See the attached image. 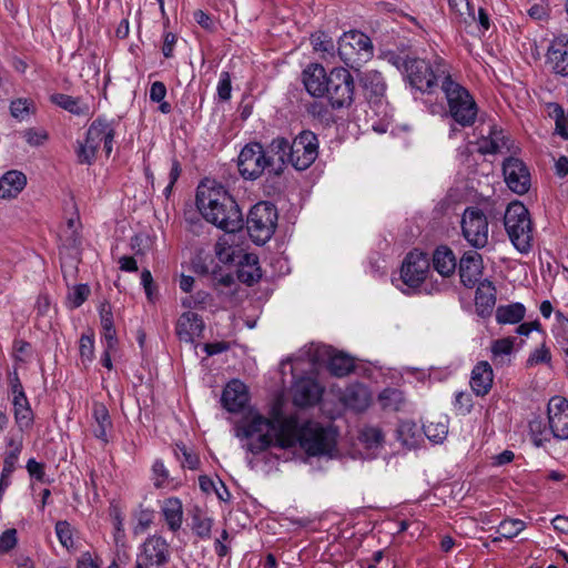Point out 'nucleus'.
I'll return each instance as SVG.
<instances>
[{"mask_svg": "<svg viewBox=\"0 0 568 568\" xmlns=\"http://www.w3.org/2000/svg\"><path fill=\"white\" fill-rule=\"evenodd\" d=\"M287 150V139L277 136L264 148L258 142L244 145L237 156L239 172L245 180H257L267 171L280 175L284 170V158Z\"/></svg>", "mask_w": 568, "mask_h": 568, "instance_id": "nucleus-3", "label": "nucleus"}, {"mask_svg": "<svg viewBox=\"0 0 568 568\" xmlns=\"http://www.w3.org/2000/svg\"><path fill=\"white\" fill-rule=\"evenodd\" d=\"M513 347H514L513 338L497 339L491 345V353L495 357L509 355L513 352Z\"/></svg>", "mask_w": 568, "mask_h": 568, "instance_id": "nucleus-53", "label": "nucleus"}, {"mask_svg": "<svg viewBox=\"0 0 568 568\" xmlns=\"http://www.w3.org/2000/svg\"><path fill=\"white\" fill-rule=\"evenodd\" d=\"M17 545V530L7 529L0 536V552H8Z\"/></svg>", "mask_w": 568, "mask_h": 568, "instance_id": "nucleus-55", "label": "nucleus"}, {"mask_svg": "<svg viewBox=\"0 0 568 568\" xmlns=\"http://www.w3.org/2000/svg\"><path fill=\"white\" fill-rule=\"evenodd\" d=\"M550 352L546 346H541L539 348H536L528 358L529 365L540 364V363H548L550 361Z\"/></svg>", "mask_w": 568, "mask_h": 568, "instance_id": "nucleus-59", "label": "nucleus"}, {"mask_svg": "<svg viewBox=\"0 0 568 568\" xmlns=\"http://www.w3.org/2000/svg\"><path fill=\"white\" fill-rule=\"evenodd\" d=\"M247 402L248 392L244 383L239 379L227 383L222 394V404L229 412H240Z\"/></svg>", "mask_w": 568, "mask_h": 568, "instance_id": "nucleus-22", "label": "nucleus"}, {"mask_svg": "<svg viewBox=\"0 0 568 568\" xmlns=\"http://www.w3.org/2000/svg\"><path fill=\"white\" fill-rule=\"evenodd\" d=\"M337 54L348 68L358 70L374 55V45L368 36L358 31L344 32L337 41Z\"/></svg>", "mask_w": 568, "mask_h": 568, "instance_id": "nucleus-6", "label": "nucleus"}, {"mask_svg": "<svg viewBox=\"0 0 568 568\" xmlns=\"http://www.w3.org/2000/svg\"><path fill=\"white\" fill-rule=\"evenodd\" d=\"M405 77L409 82L410 87L419 90L424 93L433 92V89L437 85L438 81L449 78L450 74L439 58H435L434 61H428L417 57L408 58L405 64Z\"/></svg>", "mask_w": 568, "mask_h": 568, "instance_id": "nucleus-4", "label": "nucleus"}, {"mask_svg": "<svg viewBox=\"0 0 568 568\" xmlns=\"http://www.w3.org/2000/svg\"><path fill=\"white\" fill-rule=\"evenodd\" d=\"M114 134L115 131L111 122L101 119L94 120L88 129L84 143L79 144L77 151L79 162L91 164L95 160L101 144H103V150L109 156L112 152Z\"/></svg>", "mask_w": 568, "mask_h": 568, "instance_id": "nucleus-9", "label": "nucleus"}, {"mask_svg": "<svg viewBox=\"0 0 568 568\" xmlns=\"http://www.w3.org/2000/svg\"><path fill=\"white\" fill-rule=\"evenodd\" d=\"M232 84H231V75L229 72L223 71L220 74L219 83H217V95L223 101H229L231 99Z\"/></svg>", "mask_w": 568, "mask_h": 568, "instance_id": "nucleus-50", "label": "nucleus"}, {"mask_svg": "<svg viewBox=\"0 0 568 568\" xmlns=\"http://www.w3.org/2000/svg\"><path fill=\"white\" fill-rule=\"evenodd\" d=\"M433 265L442 276H450L457 266L456 256L448 246H439L433 254Z\"/></svg>", "mask_w": 568, "mask_h": 568, "instance_id": "nucleus-28", "label": "nucleus"}, {"mask_svg": "<svg viewBox=\"0 0 568 568\" xmlns=\"http://www.w3.org/2000/svg\"><path fill=\"white\" fill-rule=\"evenodd\" d=\"M529 432L531 439L537 447L549 442L550 436H552L549 426L547 427L540 417H535L529 422Z\"/></svg>", "mask_w": 568, "mask_h": 568, "instance_id": "nucleus-38", "label": "nucleus"}, {"mask_svg": "<svg viewBox=\"0 0 568 568\" xmlns=\"http://www.w3.org/2000/svg\"><path fill=\"white\" fill-rule=\"evenodd\" d=\"M92 415L97 424L93 429L94 436L98 439L108 443V430L112 426L108 408L101 403H94Z\"/></svg>", "mask_w": 568, "mask_h": 568, "instance_id": "nucleus-31", "label": "nucleus"}, {"mask_svg": "<svg viewBox=\"0 0 568 568\" xmlns=\"http://www.w3.org/2000/svg\"><path fill=\"white\" fill-rule=\"evenodd\" d=\"M204 331V322L202 317L194 312L183 313L176 324V334L180 341L193 343L200 337Z\"/></svg>", "mask_w": 568, "mask_h": 568, "instance_id": "nucleus-23", "label": "nucleus"}, {"mask_svg": "<svg viewBox=\"0 0 568 568\" xmlns=\"http://www.w3.org/2000/svg\"><path fill=\"white\" fill-rule=\"evenodd\" d=\"M504 149H509L507 139L503 131L494 130L489 136L480 142L479 151L485 154L501 153Z\"/></svg>", "mask_w": 568, "mask_h": 568, "instance_id": "nucleus-36", "label": "nucleus"}, {"mask_svg": "<svg viewBox=\"0 0 568 568\" xmlns=\"http://www.w3.org/2000/svg\"><path fill=\"white\" fill-rule=\"evenodd\" d=\"M494 373L490 364L481 361L475 365L470 376V387L477 396H485L491 388Z\"/></svg>", "mask_w": 568, "mask_h": 568, "instance_id": "nucleus-25", "label": "nucleus"}, {"mask_svg": "<svg viewBox=\"0 0 568 568\" xmlns=\"http://www.w3.org/2000/svg\"><path fill=\"white\" fill-rule=\"evenodd\" d=\"M171 558L170 545L159 535L150 536L140 546L135 568H164Z\"/></svg>", "mask_w": 568, "mask_h": 568, "instance_id": "nucleus-14", "label": "nucleus"}, {"mask_svg": "<svg viewBox=\"0 0 568 568\" xmlns=\"http://www.w3.org/2000/svg\"><path fill=\"white\" fill-rule=\"evenodd\" d=\"M483 257L477 251H467L459 261V276L463 284L471 287L481 275Z\"/></svg>", "mask_w": 568, "mask_h": 568, "instance_id": "nucleus-20", "label": "nucleus"}, {"mask_svg": "<svg viewBox=\"0 0 568 568\" xmlns=\"http://www.w3.org/2000/svg\"><path fill=\"white\" fill-rule=\"evenodd\" d=\"M546 63L550 70L559 75H568V36L556 37L548 47Z\"/></svg>", "mask_w": 568, "mask_h": 568, "instance_id": "nucleus-19", "label": "nucleus"}, {"mask_svg": "<svg viewBox=\"0 0 568 568\" xmlns=\"http://www.w3.org/2000/svg\"><path fill=\"white\" fill-rule=\"evenodd\" d=\"M296 418L280 414L267 418L261 414H251L235 426V436L246 440L243 445L252 454H260L271 446L278 448L294 447Z\"/></svg>", "mask_w": 568, "mask_h": 568, "instance_id": "nucleus-1", "label": "nucleus"}, {"mask_svg": "<svg viewBox=\"0 0 568 568\" xmlns=\"http://www.w3.org/2000/svg\"><path fill=\"white\" fill-rule=\"evenodd\" d=\"M318 156V139L310 130L300 132L292 142L287 141L284 165L291 163L298 171L308 169Z\"/></svg>", "mask_w": 568, "mask_h": 568, "instance_id": "nucleus-11", "label": "nucleus"}, {"mask_svg": "<svg viewBox=\"0 0 568 568\" xmlns=\"http://www.w3.org/2000/svg\"><path fill=\"white\" fill-rule=\"evenodd\" d=\"M13 414L17 426L21 432L31 429L34 420L33 412L26 397L12 398Z\"/></svg>", "mask_w": 568, "mask_h": 568, "instance_id": "nucleus-30", "label": "nucleus"}, {"mask_svg": "<svg viewBox=\"0 0 568 568\" xmlns=\"http://www.w3.org/2000/svg\"><path fill=\"white\" fill-rule=\"evenodd\" d=\"M181 174V166L180 163L176 160H173L172 166L169 173V184L163 190V194L166 199L171 195V192L173 190V186Z\"/></svg>", "mask_w": 568, "mask_h": 568, "instance_id": "nucleus-58", "label": "nucleus"}, {"mask_svg": "<svg viewBox=\"0 0 568 568\" xmlns=\"http://www.w3.org/2000/svg\"><path fill=\"white\" fill-rule=\"evenodd\" d=\"M550 115L555 119L556 133L562 139H568V118L565 115L564 109L558 104L549 105Z\"/></svg>", "mask_w": 568, "mask_h": 568, "instance_id": "nucleus-42", "label": "nucleus"}, {"mask_svg": "<svg viewBox=\"0 0 568 568\" xmlns=\"http://www.w3.org/2000/svg\"><path fill=\"white\" fill-rule=\"evenodd\" d=\"M27 178L22 172L9 171L0 178V197H16L26 186Z\"/></svg>", "mask_w": 568, "mask_h": 568, "instance_id": "nucleus-27", "label": "nucleus"}, {"mask_svg": "<svg viewBox=\"0 0 568 568\" xmlns=\"http://www.w3.org/2000/svg\"><path fill=\"white\" fill-rule=\"evenodd\" d=\"M324 354L328 356V369L333 375L343 377L354 369V361L352 357L327 347H324Z\"/></svg>", "mask_w": 568, "mask_h": 568, "instance_id": "nucleus-29", "label": "nucleus"}, {"mask_svg": "<svg viewBox=\"0 0 568 568\" xmlns=\"http://www.w3.org/2000/svg\"><path fill=\"white\" fill-rule=\"evenodd\" d=\"M361 82L371 106L376 108L377 112L384 111L386 109L384 101L386 84L382 73L368 70L361 77Z\"/></svg>", "mask_w": 568, "mask_h": 568, "instance_id": "nucleus-18", "label": "nucleus"}, {"mask_svg": "<svg viewBox=\"0 0 568 568\" xmlns=\"http://www.w3.org/2000/svg\"><path fill=\"white\" fill-rule=\"evenodd\" d=\"M548 424L552 437L568 438V400L561 396L552 397L548 403Z\"/></svg>", "mask_w": 568, "mask_h": 568, "instance_id": "nucleus-17", "label": "nucleus"}, {"mask_svg": "<svg viewBox=\"0 0 568 568\" xmlns=\"http://www.w3.org/2000/svg\"><path fill=\"white\" fill-rule=\"evenodd\" d=\"M160 509L168 528L173 532L178 531L183 523V505L180 498H165L161 503Z\"/></svg>", "mask_w": 568, "mask_h": 568, "instance_id": "nucleus-26", "label": "nucleus"}, {"mask_svg": "<svg viewBox=\"0 0 568 568\" xmlns=\"http://www.w3.org/2000/svg\"><path fill=\"white\" fill-rule=\"evenodd\" d=\"M504 224L514 246L520 253H527L532 241V226L527 207L517 201L510 203L505 212Z\"/></svg>", "mask_w": 568, "mask_h": 568, "instance_id": "nucleus-7", "label": "nucleus"}, {"mask_svg": "<svg viewBox=\"0 0 568 568\" xmlns=\"http://www.w3.org/2000/svg\"><path fill=\"white\" fill-rule=\"evenodd\" d=\"M166 95V87L161 81H155L150 88V100L152 102H162Z\"/></svg>", "mask_w": 568, "mask_h": 568, "instance_id": "nucleus-61", "label": "nucleus"}, {"mask_svg": "<svg viewBox=\"0 0 568 568\" xmlns=\"http://www.w3.org/2000/svg\"><path fill=\"white\" fill-rule=\"evenodd\" d=\"M215 254L219 260L223 263L231 262L233 258V252L229 242L224 239H220L215 244Z\"/></svg>", "mask_w": 568, "mask_h": 568, "instance_id": "nucleus-54", "label": "nucleus"}, {"mask_svg": "<svg viewBox=\"0 0 568 568\" xmlns=\"http://www.w3.org/2000/svg\"><path fill=\"white\" fill-rule=\"evenodd\" d=\"M55 534L60 544L70 549L73 547V535L71 525L65 520H60L55 524Z\"/></svg>", "mask_w": 568, "mask_h": 568, "instance_id": "nucleus-44", "label": "nucleus"}, {"mask_svg": "<svg viewBox=\"0 0 568 568\" xmlns=\"http://www.w3.org/2000/svg\"><path fill=\"white\" fill-rule=\"evenodd\" d=\"M503 173L506 184L513 192L517 194L528 192L530 187V174L521 160L513 156L506 159L503 164Z\"/></svg>", "mask_w": 568, "mask_h": 568, "instance_id": "nucleus-16", "label": "nucleus"}, {"mask_svg": "<svg viewBox=\"0 0 568 568\" xmlns=\"http://www.w3.org/2000/svg\"><path fill=\"white\" fill-rule=\"evenodd\" d=\"M449 7L465 23L476 21L475 7L469 0H449Z\"/></svg>", "mask_w": 568, "mask_h": 568, "instance_id": "nucleus-40", "label": "nucleus"}, {"mask_svg": "<svg viewBox=\"0 0 568 568\" xmlns=\"http://www.w3.org/2000/svg\"><path fill=\"white\" fill-rule=\"evenodd\" d=\"M416 430L417 427L414 423L407 420L402 422L397 428L398 439L405 445H410L413 444L412 439L415 438Z\"/></svg>", "mask_w": 568, "mask_h": 568, "instance_id": "nucleus-48", "label": "nucleus"}, {"mask_svg": "<svg viewBox=\"0 0 568 568\" xmlns=\"http://www.w3.org/2000/svg\"><path fill=\"white\" fill-rule=\"evenodd\" d=\"M383 439L382 430L376 427H367L362 433V440L371 448L378 446Z\"/></svg>", "mask_w": 568, "mask_h": 568, "instance_id": "nucleus-51", "label": "nucleus"}, {"mask_svg": "<svg viewBox=\"0 0 568 568\" xmlns=\"http://www.w3.org/2000/svg\"><path fill=\"white\" fill-rule=\"evenodd\" d=\"M19 456L20 455L6 453L3 458V467L0 476L11 479V475L13 474L17 467Z\"/></svg>", "mask_w": 568, "mask_h": 568, "instance_id": "nucleus-57", "label": "nucleus"}, {"mask_svg": "<svg viewBox=\"0 0 568 568\" xmlns=\"http://www.w3.org/2000/svg\"><path fill=\"white\" fill-rule=\"evenodd\" d=\"M152 473H153L154 486L156 488L163 487L169 478V471L161 460L154 462V464L152 466Z\"/></svg>", "mask_w": 568, "mask_h": 568, "instance_id": "nucleus-52", "label": "nucleus"}, {"mask_svg": "<svg viewBox=\"0 0 568 568\" xmlns=\"http://www.w3.org/2000/svg\"><path fill=\"white\" fill-rule=\"evenodd\" d=\"M440 88L447 100L448 112L454 121L462 126L473 125L476 121L478 109L469 91L454 81L452 77L445 78Z\"/></svg>", "mask_w": 568, "mask_h": 568, "instance_id": "nucleus-5", "label": "nucleus"}, {"mask_svg": "<svg viewBox=\"0 0 568 568\" xmlns=\"http://www.w3.org/2000/svg\"><path fill=\"white\" fill-rule=\"evenodd\" d=\"M294 403L297 406H311L322 396V387L312 378H301L293 387Z\"/></svg>", "mask_w": 568, "mask_h": 568, "instance_id": "nucleus-24", "label": "nucleus"}, {"mask_svg": "<svg viewBox=\"0 0 568 568\" xmlns=\"http://www.w3.org/2000/svg\"><path fill=\"white\" fill-rule=\"evenodd\" d=\"M429 271V258L423 252L413 251L405 257L400 280L408 290H415L425 281Z\"/></svg>", "mask_w": 568, "mask_h": 568, "instance_id": "nucleus-15", "label": "nucleus"}, {"mask_svg": "<svg viewBox=\"0 0 568 568\" xmlns=\"http://www.w3.org/2000/svg\"><path fill=\"white\" fill-rule=\"evenodd\" d=\"M525 527V523L520 519H505L499 524L497 529L499 537L494 538L493 541H499L501 538H514L521 532Z\"/></svg>", "mask_w": 568, "mask_h": 568, "instance_id": "nucleus-39", "label": "nucleus"}, {"mask_svg": "<svg viewBox=\"0 0 568 568\" xmlns=\"http://www.w3.org/2000/svg\"><path fill=\"white\" fill-rule=\"evenodd\" d=\"M302 75L304 87L312 97L322 98L325 95L328 74L323 65L318 63L310 64Z\"/></svg>", "mask_w": 568, "mask_h": 568, "instance_id": "nucleus-21", "label": "nucleus"}, {"mask_svg": "<svg viewBox=\"0 0 568 568\" xmlns=\"http://www.w3.org/2000/svg\"><path fill=\"white\" fill-rule=\"evenodd\" d=\"M90 294V288L85 284H79L73 286L68 293L67 301L71 308H78L81 306Z\"/></svg>", "mask_w": 568, "mask_h": 568, "instance_id": "nucleus-43", "label": "nucleus"}, {"mask_svg": "<svg viewBox=\"0 0 568 568\" xmlns=\"http://www.w3.org/2000/svg\"><path fill=\"white\" fill-rule=\"evenodd\" d=\"M178 449L181 452L183 456V467H187L189 469H196L199 467L200 459L196 454L189 450L184 445H178Z\"/></svg>", "mask_w": 568, "mask_h": 568, "instance_id": "nucleus-56", "label": "nucleus"}, {"mask_svg": "<svg viewBox=\"0 0 568 568\" xmlns=\"http://www.w3.org/2000/svg\"><path fill=\"white\" fill-rule=\"evenodd\" d=\"M213 520L202 515L193 516V530L201 538H209L211 535Z\"/></svg>", "mask_w": 568, "mask_h": 568, "instance_id": "nucleus-45", "label": "nucleus"}, {"mask_svg": "<svg viewBox=\"0 0 568 568\" xmlns=\"http://www.w3.org/2000/svg\"><path fill=\"white\" fill-rule=\"evenodd\" d=\"M378 399L385 409L400 410L405 405V396L400 389L386 388L384 389Z\"/></svg>", "mask_w": 568, "mask_h": 568, "instance_id": "nucleus-37", "label": "nucleus"}, {"mask_svg": "<svg viewBox=\"0 0 568 568\" xmlns=\"http://www.w3.org/2000/svg\"><path fill=\"white\" fill-rule=\"evenodd\" d=\"M355 83L351 72L345 68H334L328 73L325 95L332 108L349 106L354 101Z\"/></svg>", "mask_w": 568, "mask_h": 568, "instance_id": "nucleus-13", "label": "nucleus"}, {"mask_svg": "<svg viewBox=\"0 0 568 568\" xmlns=\"http://www.w3.org/2000/svg\"><path fill=\"white\" fill-rule=\"evenodd\" d=\"M462 235L475 250L489 242V223L486 214L476 206L466 207L460 220Z\"/></svg>", "mask_w": 568, "mask_h": 568, "instance_id": "nucleus-12", "label": "nucleus"}, {"mask_svg": "<svg viewBox=\"0 0 568 568\" xmlns=\"http://www.w3.org/2000/svg\"><path fill=\"white\" fill-rule=\"evenodd\" d=\"M80 356L82 362H92L94 357V338L93 335H82L80 338Z\"/></svg>", "mask_w": 568, "mask_h": 568, "instance_id": "nucleus-46", "label": "nucleus"}, {"mask_svg": "<svg viewBox=\"0 0 568 568\" xmlns=\"http://www.w3.org/2000/svg\"><path fill=\"white\" fill-rule=\"evenodd\" d=\"M525 316V307L520 303L499 306L496 311V320L501 324H515Z\"/></svg>", "mask_w": 568, "mask_h": 568, "instance_id": "nucleus-35", "label": "nucleus"}, {"mask_svg": "<svg viewBox=\"0 0 568 568\" xmlns=\"http://www.w3.org/2000/svg\"><path fill=\"white\" fill-rule=\"evenodd\" d=\"M276 223V207L270 202H260L250 210L246 229L253 242L261 245L272 237Z\"/></svg>", "mask_w": 568, "mask_h": 568, "instance_id": "nucleus-10", "label": "nucleus"}, {"mask_svg": "<svg viewBox=\"0 0 568 568\" xmlns=\"http://www.w3.org/2000/svg\"><path fill=\"white\" fill-rule=\"evenodd\" d=\"M311 42L315 52L325 60L335 58V44L333 39L325 32L318 31L311 36Z\"/></svg>", "mask_w": 568, "mask_h": 568, "instance_id": "nucleus-34", "label": "nucleus"}, {"mask_svg": "<svg viewBox=\"0 0 568 568\" xmlns=\"http://www.w3.org/2000/svg\"><path fill=\"white\" fill-rule=\"evenodd\" d=\"M336 435L332 428L321 426L318 423L307 422L300 427L296 420L294 446L300 444L311 456L329 454L336 443Z\"/></svg>", "mask_w": 568, "mask_h": 568, "instance_id": "nucleus-8", "label": "nucleus"}, {"mask_svg": "<svg viewBox=\"0 0 568 568\" xmlns=\"http://www.w3.org/2000/svg\"><path fill=\"white\" fill-rule=\"evenodd\" d=\"M196 206L202 216L219 229L234 233L242 229V212L227 190L215 181L201 182L196 190Z\"/></svg>", "mask_w": 568, "mask_h": 568, "instance_id": "nucleus-2", "label": "nucleus"}, {"mask_svg": "<svg viewBox=\"0 0 568 568\" xmlns=\"http://www.w3.org/2000/svg\"><path fill=\"white\" fill-rule=\"evenodd\" d=\"M32 102L26 99H18L11 102L10 111L13 118L24 120L31 112Z\"/></svg>", "mask_w": 568, "mask_h": 568, "instance_id": "nucleus-47", "label": "nucleus"}, {"mask_svg": "<svg viewBox=\"0 0 568 568\" xmlns=\"http://www.w3.org/2000/svg\"><path fill=\"white\" fill-rule=\"evenodd\" d=\"M454 406L458 414H468L473 407L471 395L466 392H457L455 395Z\"/></svg>", "mask_w": 568, "mask_h": 568, "instance_id": "nucleus-49", "label": "nucleus"}, {"mask_svg": "<svg viewBox=\"0 0 568 568\" xmlns=\"http://www.w3.org/2000/svg\"><path fill=\"white\" fill-rule=\"evenodd\" d=\"M26 141L32 146L41 145L47 139L48 135L45 132H38L36 130H27L23 134Z\"/></svg>", "mask_w": 568, "mask_h": 568, "instance_id": "nucleus-62", "label": "nucleus"}, {"mask_svg": "<svg viewBox=\"0 0 568 568\" xmlns=\"http://www.w3.org/2000/svg\"><path fill=\"white\" fill-rule=\"evenodd\" d=\"M423 428L426 437L436 444L442 443L448 434V426L443 422H429Z\"/></svg>", "mask_w": 568, "mask_h": 568, "instance_id": "nucleus-41", "label": "nucleus"}, {"mask_svg": "<svg viewBox=\"0 0 568 568\" xmlns=\"http://www.w3.org/2000/svg\"><path fill=\"white\" fill-rule=\"evenodd\" d=\"M29 475L32 478H36L39 481H42L44 478V465L37 462L34 458H30L26 466Z\"/></svg>", "mask_w": 568, "mask_h": 568, "instance_id": "nucleus-60", "label": "nucleus"}, {"mask_svg": "<svg viewBox=\"0 0 568 568\" xmlns=\"http://www.w3.org/2000/svg\"><path fill=\"white\" fill-rule=\"evenodd\" d=\"M51 101L58 106L75 115H87L89 113V106L79 98H73L63 93H55L51 95Z\"/></svg>", "mask_w": 568, "mask_h": 568, "instance_id": "nucleus-33", "label": "nucleus"}, {"mask_svg": "<svg viewBox=\"0 0 568 568\" xmlns=\"http://www.w3.org/2000/svg\"><path fill=\"white\" fill-rule=\"evenodd\" d=\"M556 317L559 323L556 336L557 338L561 337L568 344V318H566L560 312H556Z\"/></svg>", "mask_w": 568, "mask_h": 568, "instance_id": "nucleus-64", "label": "nucleus"}, {"mask_svg": "<svg viewBox=\"0 0 568 568\" xmlns=\"http://www.w3.org/2000/svg\"><path fill=\"white\" fill-rule=\"evenodd\" d=\"M102 344L109 351H116L118 338L115 328L103 329Z\"/></svg>", "mask_w": 568, "mask_h": 568, "instance_id": "nucleus-63", "label": "nucleus"}, {"mask_svg": "<svg viewBox=\"0 0 568 568\" xmlns=\"http://www.w3.org/2000/svg\"><path fill=\"white\" fill-rule=\"evenodd\" d=\"M476 307L480 314L488 313L496 304L495 287L488 281L481 282L476 291Z\"/></svg>", "mask_w": 568, "mask_h": 568, "instance_id": "nucleus-32", "label": "nucleus"}]
</instances>
